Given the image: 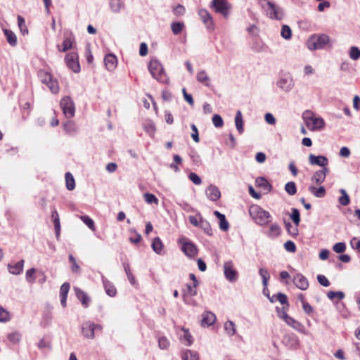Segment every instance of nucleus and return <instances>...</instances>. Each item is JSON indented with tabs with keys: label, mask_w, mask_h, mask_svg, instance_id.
<instances>
[{
	"label": "nucleus",
	"mask_w": 360,
	"mask_h": 360,
	"mask_svg": "<svg viewBox=\"0 0 360 360\" xmlns=\"http://www.w3.org/2000/svg\"><path fill=\"white\" fill-rule=\"evenodd\" d=\"M284 248L286 251L290 252H295L296 251V245L294 242L288 240L284 243Z\"/></svg>",
	"instance_id": "69168bd1"
},
{
	"label": "nucleus",
	"mask_w": 360,
	"mask_h": 360,
	"mask_svg": "<svg viewBox=\"0 0 360 360\" xmlns=\"http://www.w3.org/2000/svg\"><path fill=\"white\" fill-rule=\"evenodd\" d=\"M329 172L328 167H323L314 172L311 178V181L316 184H321L324 182L327 174Z\"/></svg>",
	"instance_id": "ddd939ff"
},
{
	"label": "nucleus",
	"mask_w": 360,
	"mask_h": 360,
	"mask_svg": "<svg viewBox=\"0 0 360 360\" xmlns=\"http://www.w3.org/2000/svg\"><path fill=\"white\" fill-rule=\"evenodd\" d=\"M24 259H21L20 261L18 262L17 263L13 264H8V270L9 273L13 275H19L23 271L24 267Z\"/></svg>",
	"instance_id": "4be33fe9"
},
{
	"label": "nucleus",
	"mask_w": 360,
	"mask_h": 360,
	"mask_svg": "<svg viewBox=\"0 0 360 360\" xmlns=\"http://www.w3.org/2000/svg\"><path fill=\"white\" fill-rule=\"evenodd\" d=\"M256 186L264 188L265 191H270L272 188L271 185L264 177L260 176L255 180Z\"/></svg>",
	"instance_id": "7c9ffc66"
},
{
	"label": "nucleus",
	"mask_w": 360,
	"mask_h": 360,
	"mask_svg": "<svg viewBox=\"0 0 360 360\" xmlns=\"http://www.w3.org/2000/svg\"><path fill=\"white\" fill-rule=\"evenodd\" d=\"M65 61L67 66L74 72H80V65L78 61V55L75 52H71L66 54Z\"/></svg>",
	"instance_id": "1a4fd4ad"
},
{
	"label": "nucleus",
	"mask_w": 360,
	"mask_h": 360,
	"mask_svg": "<svg viewBox=\"0 0 360 360\" xmlns=\"http://www.w3.org/2000/svg\"><path fill=\"white\" fill-rule=\"evenodd\" d=\"M143 197L145 201L148 204H158V199L154 194L147 193L144 194Z\"/></svg>",
	"instance_id": "6e6d98bb"
},
{
	"label": "nucleus",
	"mask_w": 360,
	"mask_h": 360,
	"mask_svg": "<svg viewBox=\"0 0 360 360\" xmlns=\"http://www.w3.org/2000/svg\"><path fill=\"white\" fill-rule=\"evenodd\" d=\"M350 245L353 249L357 250L360 252V239L359 238H352L350 240Z\"/></svg>",
	"instance_id": "774afa93"
},
{
	"label": "nucleus",
	"mask_w": 360,
	"mask_h": 360,
	"mask_svg": "<svg viewBox=\"0 0 360 360\" xmlns=\"http://www.w3.org/2000/svg\"><path fill=\"white\" fill-rule=\"evenodd\" d=\"M35 272L36 269L34 268H31L26 271V281L30 284H33L35 282Z\"/></svg>",
	"instance_id": "603ef678"
},
{
	"label": "nucleus",
	"mask_w": 360,
	"mask_h": 360,
	"mask_svg": "<svg viewBox=\"0 0 360 360\" xmlns=\"http://www.w3.org/2000/svg\"><path fill=\"white\" fill-rule=\"evenodd\" d=\"M307 45L311 51L323 49L327 45H329V47L332 46L330 44V37L326 34L311 35L307 40Z\"/></svg>",
	"instance_id": "20e7f679"
},
{
	"label": "nucleus",
	"mask_w": 360,
	"mask_h": 360,
	"mask_svg": "<svg viewBox=\"0 0 360 360\" xmlns=\"http://www.w3.org/2000/svg\"><path fill=\"white\" fill-rule=\"evenodd\" d=\"M188 179L195 185H200L202 183L201 178L194 172L188 174Z\"/></svg>",
	"instance_id": "0e129e2a"
},
{
	"label": "nucleus",
	"mask_w": 360,
	"mask_h": 360,
	"mask_svg": "<svg viewBox=\"0 0 360 360\" xmlns=\"http://www.w3.org/2000/svg\"><path fill=\"white\" fill-rule=\"evenodd\" d=\"M199 227L202 229L207 235H212V230L210 223L206 219H204L202 217H200V224Z\"/></svg>",
	"instance_id": "58836bf2"
},
{
	"label": "nucleus",
	"mask_w": 360,
	"mask_h": 360,
	"mask_svg": "<svg viewBox=\"0 0 360 360\" xmlns=\"http://www.w3.org/2000/svg\"><path fill=\"white\" fill-rule=\"evenodd\" d=\"M109 6L113 13H119L124 4L121 0H110Z\"/></svg>",
	"instance_id": "72a5a7b5"
},
{
	"label": "nucleus",
	"mask_w": 360,
	"mask_h": 360,
	"mask_svg": "<svg viewBox=\"0 0 360 360\" xmlns=\"http://www.w3.org/2000/svg\"><path fill=\"white\" fill-rule=\"evenodd\" d=\"M346 249V245L343 242H340L335 244L333 247V251L336 253H342Z\"/></svg>",
	"instance_id": "680f3d73"
},
{
	"label": "nucleus",
	"mask_w": 360,
	"mask_h": 360,
	"mask_svg": "<svg viewBox=\"0 0 360 360\" xmlns=\"http://www.w3.org/2000/svg\"><path fill=\"white\" fill-rule=\"evenodd\" d=\"M153 250L160 255H163L165 252L163 251V243L159 237H156L153 239L151 245Z\"/></svg>",
	"instance_id": "a878e982"
},
{
	"label": "nucleus",
	"mask_w": 360,
	"mask_h": 360,
	"mask_svg": "<svg viewBox=\"0 0 360 360\" xmlns=\"http://www.w3.org/2000/svg\"><path fill=\"white\" fill-rule=\"evenodd\" d=\"M69 261L71 263V270L73 273L79 274L81 271V268L79 265L77 263L76 259L72 255H70Z\"/></svg>",
	"instance_id": "37998d69"
},
{
	"label": "nucleus",
	"mask_w": 360,
	"mask_h": 360,
	"mask_svg": "<svg viewBox=\"0 0 360 360\" xmlns=\"http://www.w3.org/2000/svg\"><path fill=\"white\" fill-rule=\"evenodd\" d=\"M4 32L8 44L12 46H15L17 45V37L15 33L7 29H4Z\"/></svg>",
	"instance_id": "f704fd0d"
},
{
	"label": "nucleus",
	"mask_w": 360,
	"mask_h": 360,
	"mask_svg": "<svg viewBox=\"0 0 360 360\" xmlns=\"http://www.w3.org/2000/svg\"><path fill=\"white\" fill-rule=\"evenodd\" d=\"M51 217L53 218V222L56 231V236L57 239H58L60 232V224L58 213L56 210L52 212Z\"/></svg>",
	"instance_id": "c756f323"
},
{
	"label": "nucleus",
	"mask_w": 360,
	"mask_h": 360,
	"mask_svg": "<svg viewBox=\"0 0 360 360\" xmlns=\"http://www.w3.org/2000/svg\"><path fill=\"white\" fill-rule=\"evenodd\" d=\"M63 129L67 134L73 135L77 132V127L74 122L68 121L63 124Z\"/></svg>",
	"instance_id": "e433bc0d"
},
{
	"label": "nucleus",
	"mask_w": 360,
	"mask_h": 360,
	"mask_svg": "<svg viewBox=\"0 0 360 360\" xmlns=\"http://www.w3.org/2000/svg\"><path fill=\"white\" fill-rule=\"evenodd\" d=\"M74 42L75 37L72 34L68 37H65L63 42V49H60V46L58 45V50L62 52H65L72 48Z\"/></svg>",
	"instance_id": "bb28decb"
},
{
	"label": "nucleus",
	"mask_w": 360,
	"mask_h": 360,
	"mask_svg": "<svg viewBox=\"0 0 360 360\" xmlns=\"http://www.w3.org/2000/svg\"><path fill=\"white\" fill-rule=\"evenodd\" d=\"M46 85L52 93L56 94L58 92L59 86L58 82L56 80H53V78L51 79V82H49Z\"/></svg>",
	"instance_id": "052dcab7"
},
{
	"label": "nucleus",
	"mask_w": 360,
	"mask_h": 360,
	"mask_svg": "<svg viewBox=\"0 0 360 360\" xmlns=\"http://www.w3.org/2000/svg\"><path fill=\"white\" fill-rule=\"evenodd\" d=\"M235 124L236 127L239 134H242L244 131L243 129V120L242 112L240 110H238L235 117Z\"/></svg>",
	"instance_id": "473e14b6"
},
{
	"label": "nucleus",
	"mask_w": 360,
	"mask_h": 360,
	"mask_svg": "<svg viewBox=\"0 0 360 360\" xmlns=\"http://www.w3.org/2000/svg\"><path fill=\"white\" fill-rule=\"evenodd\" d=\"M66 188L69 191H72L75 188V181L73 176L70 172L65 173Z\"/></svg>",
	"instance_id": "4c0bfd02"
},
{
	"label": "nucleus",
	"mask_w": 360,
	"mask_h": 360,
	"mask_svg": "<svg viewBox=\"0 0 360 360\" xmlns=\"http://www.w3.org/2000/svg\"><path fill=\"white\" fill-rule=\"evenodd\" d=\"M302 119L306 126L311 131H319L324 128L326 123L321 117H317L314 112L305 110L302 114Z\"/></svg>",
	"instance_id": "f257e3e1"
},
{
	"label": "nucleus",
	"mask_w": 360,
	"mask_h": 360,
	"mask_svg": "<svg viewBox=\"0 0 360 360\" xmlns=\"http://www.w3.org/2000/svg\"><path fill=\"white\" fill-rule=\"evenodd\" d=\"M60 108L64 115L68 118H72L75 115V104L69 96L63 98L60 103Z\"/></svg>",
	"instance_id": "6e6552de"
},
{
	"label": "nucleus",
	"mask_w": 360,
	"mask_h": 360,
	"mask_svg": "<svg viewBox=\"0 0 360 360\" xmlns=\"http://www.w3.org/2000/svg\"><path fill=\"white\" fill-rule=\"evenodd\" d=\"M70 283H64L61 286L60 289V304L63 307H66L67 306V298H68V294L70 290Z\"/></svg>",
	"instance_id": "412c9836"
},
{
	"label": "nucleus",
	"mask_w": 360,
	"mask_h": 360,
	"mask_svg": "<svg viewBox=\"0 0 360 360\" xmlns=\"http://www.w3.org/2000/svg\"><path fill=\"white\" fill-rule=\"evenodd\" d=\"M20 334L18 332H14L8 335V339L13 343L18 342L20 340Z\"/></svg>",
	"instance_id": "338daca9"
},
{
	"label": "nucleus",
	"mask_w": 360,
	"mask_h": 360,
	"mask_svg": "<svg viewBox=\"0 0 360 360\" xmlns=\"http://www.w3.org/2000/svg\"><path fill=\"white\" fill-rule=\"evenodd\" d=\"M224 276L229 282L233 283L238 280V271L233 268V264L231 261H228L224 264Z\"/></svg>",
	"instance_id": "9d476101"
},
{
	"label": "nucleus",
	"mask_w": 360,
	"mask_h": 360,
	"mask_svg": "<svg viewBox=\"0 0 360 360\" xmlns=\"http://www.w3.org/2000/svg\"><path fill=\"white\" fill-rule=\"evenodd\" d=\"M101 276L103 288L105 289L106 294L111 297H115L117 295V289L115 286L112 282L108 280L101 273Z\"/></svg>",
	"instance_id": "f3484780"
},
{
	"label": "nucleus",
	"mask_w": 360,
	"mask_h": 360,
	"mask_svg": "<svg viewBox=\"0 0 360 360\" xmlns=\"http://www.w3.org/2000/svg\"><path fill=\"white\" fill-rule=\"evenodd\" d=\"M198 15L200 16V18L201 19V20L202 21V22L205 24L207 29H214V24L212 15L206 9H200L198 11Z\"/></svg>",
	"instance_id": "f8f14e48"
},
{
	"label": "nucleus",
	"mask_w": 360,
	"mask_h": 360,
	"mask_svg": "<svg viewBox=\"0 0 360 360\" xmlns=\"http://www.w3.org/2000/svg\"><path fill=\"white\" fill-rule=\"evenodd\" d=\"M39 76L41 78V81L42 83L47 84L51 82L52 79V76L47 72L40 70L39 72Z\"/></svg>",
	"instance_id": "864d4df0"
},
{
	"label": "nucleus",
	"mask_w": 360,
	"mask_h": 360,
	"mask_svg": "<svg viewBox=\"0 0 360 360\" xmlns=\"http://www.w3.org/2000/svg\"><path fill=\"white\" fill-rule=\"evenodd\" d=\"M148 68L152 77L157 81L163 84L169 82L165 69L158 60L152 59L148 65Z\"/></svg>",
	"instance_id": "f03ea898"
},
{
	"label": "nucleus",
	"mask_w": 360,
	"mask_h": 360,
	"mask_svg": "<svg viewBox=\"0 0 360 360\" xmlns=\"http://www.w3.org/2000/svg\"><path fill=\"white\" fill-rule=\"evenodd\" d=\"M74 290L77 298L81 302L82 306L84 308H87L91 301L89 296L84 290L77 287L74 288Z\"/></svg>",
	"instance_id": "a211bd4d"
},
{
	"label": "nucleus",
	"mask_w": 360,
	"mask_h": 360,
	"mask_svg": "<svg viewBox=\"0 0 360 360\" xmlns=\"http://www.w3.org/2000/svg\"><path fill=\"white\" fill-rule=\"evenodd\" d=\"M207 197L212 201H217L221 197L219 189L214 185H210L205 190Z\"/></svg>",
	"instance_id": "6ab92c4d"
},
{
	"label": "nucleus",
	"mask_w": 360,
	"mask_h": 360,
	"mask_svg": "<svg viewBox=\"0 0 360 360\" xmlns=\"http://www.w3.org/2000/svg\"><path fill=\"white\" fill-rule=\"evenodd\" d=\"M249 214L255 221L260 226L268 224L271 219L270 213L257 205H253L250 207Z\"/></svg>",
	"instance_id": "7ed1b4c3"
},
{
	"label": "nucleus",
	"mask_w": 360,
	"mask_h": 360,
	"mask_svg": "<svg viewBox=\"0 0 360 360\" xmlns=\"http://www.w3.org/2000/svg\"><path fill=\"white\" fill-rule=\"evenodd\" d=\"M349 57L354 60L360 58V49L356 46H352L349 50Z\"/></svg>",
	"instance_id": "5fc2aeb1"
},
{
	"label": "nucleus",
	"mask_w": 360,
	"mask_h": 360,
	"mask_svg": "<svg viewBox=\"0 0 360 360\" xmlns=\"http://www.w3.org/2000/svg\"><path fill=\"white\" fill-rule=\"evenodd\" d=\"M224 329L227 334L230 336H233L236 333V325L231 321H227L224 323Z\"/></svg>",
	"instance_id": "a19ab883"
},
{
	"label": "nucleus",
	"mask_w": 360,
	"mask_h": 360,
	"mask_svg": "<svg viewBox=\"0 0 360 360\" xmlns=\"http://www.w3.org/2000/svg\"><path fill=\"white\" fill-rule=\"evenodd\" d=\"M169 340L165 337H160L158 339V346L161 349H167L169 347Z\"/></svg>",
	"instance_id": "13d9d810"
},
{
	"label": "nucleus",
	"mask_w": 360,
	"mask_h": 360,
	"mask_svg": "<svg viewBox=\"0 0 360 360\" xmlns=\"http://www.w3.org/2000/svg\"><path fill=\"white\" fill-rule=\"evenodd\" d=\"M82 333L85 338L94 339L95 331H101L103 328L100 324L94 323L91 321L84 322L81 326Z\"/></svg>",
	"instance_id": "423d86ee"
},
{
	"label": "nucleus",
	"mask_w": 360,
	"mask_h": 360,
	"mask_svg": "<svg viewBox=\"0 0 360 360\" xmlns=\"http://www.w3.org/2000/svg\"><path fill=\"white\" fill-rule=\"evenodd\" d=\"M298 226H292L290 222L285 223V228L288 231V233L292 236V237H296L298 235Z\"/></svg>",
	"instance_id": "8fccbe9b"
},
{
	"label": "nucleus",
	"mask_w": 360,
	"mask_h": 360,
	"mask_svg": "<svg viewBox=\"0 0 360 360\" xmlns=\"http://www.w3.org/2000/svg\"><path fill=\"white\" fill-rule=\"evenodd\" d=\"M10 320V315L9 313L0 307V321L1 322H7Z\"/></svg>",
	"instance_id": "e2e57ef3"
},
{
	"label": "nucleus",
	"mask_w": 360,
	"mask_h": 360,
	"mask_svg": "<svg viewBox=\"0 0 360 360\" xmlns=\"http://www.w3.org/2000/svg\"><path fill=\"white\" fill-rule=\"evenodd\" d=\"M281 233V229L278 224H272L269 226L266 236L270 238H276Z\"/></svg>",
	"instance_id": "cd10ccee"
},
{
	"label": "nucleus",
	"mask_w": 360,
	"mask_h": 360,
	"mask_svg": "<svg viewBox=\"0 0 360 360\" xmlns=\"http://www.w3.org/2000/svg\"><path fill=\"white\" fill-rule=\"evenodd\" d=\"M266 6H265L266 15L274 20H281L283 18L285 13L283 9L279 6L272 3L271 1H266Z\"/></svg>",
	"instance_id": "39448f33"
},
{
	"label": "nucleus",
	"mask_w": 360,
	"mask_h": 360,
	"mask_svg": "<svg viewBox=\"0 0 360 360\" xmlns=\"http://www.w3.org/2000/svg\"><path fill=\"white\" fill-rule=\"evenodd\" d=\"M173 160L174 162L170 164L169 167L175 172H179L180 169L177 165H181L182 163V158L179 155H174Z\"/></svg>",
	"instance_id": "a18cd8bd"
},
{
	"label": "nucleus",
	"mask_w": 360,
	"mask_h": 360,
	"mask_svg": "<svg viewBox=\"0 0 360 360\" xmlns=\"http://www.w3.org/2000/svg\"><path fill=\"white\" fill-rule=\"evenodd\" d=\"M212 123L215 127L220 128L224 125V121L219 115L215 114L212 117Z\"/></svg>",
	"instance_id": "bf43d9fd"
},
{
	"label": "nucleus",
	"mask_w": 360,
	"mask_h": 360,
	"mask_svg": "<svg viewBox=\"0 0 360 360\" xmlns=\"http://www.w3.org/2000/svg\"><path fill=\"white\" fill-rule=\"evenodd\" d=\"M181 250L188 257L193 258L198 254V248L196 245L191 242H185L183 243Z\"/></svg>",
	"instance_id": "2eb2a0df"
},
{
	"label": "nucleus",
	"mask_w": 360,
	"mask_h": 360,
	"mask_svg": "<svg viewBox=\"0 0 360 360\" xmlns=\"http://www.w3.org/2000/svg\"><path fill=\"white\" fill-rule=\"evenodd\" d=\"M104 63L108 70H113L116 68L117 63L116 56L112 53L107 54L104 58Z\"/></svg>",
	"instance_id": "5701e85b"
},
{
	"label": "nucleus",
	"mask_w": 360,
	"mask_h": 360,
	"mask_svg": "<svg viewBox=\"0 0 360 360\" xmlns=\"http://www.w3.org/2000/svg\"><path fill=\"white\" fill-rule=\"evenodd\" d=\"M286 320L285 322L287 325L292 327L293 329L296 330L298 332L304 333L305 331V328L304 325L299 321L294 319L292 317L290 316H285Z\"/></svg>",
	"instance_id": "aec40b11"
},
{
	"label": "nucleus",
	"mask_w": 360,
	"mask_h": 360,
	"mask_svg": "<svg viewBox=\"0 0 360 360\" xmlns=\"http://www.w3.org/2000/svg\"><path fill=\"white\" fill-rule=\"evenodd\" d=\"M309 162L311 165H319L323 168L327 167L326 166L328 164V160L326 156L323 155L316 156L313 154H310L309 155Z\"/></svg>",
	"instance_id": "4468645a"
},
{
	"label": "nucleus",
	"mask_w": 360,
	"mask_h": 360,
	"mask_svg": "<svg viewBox=\"0 0 360 360\" xmlns=\"http://www.w3.org/2000/svg\"><path fill=\"white\" fill-rule=\"evenodd\" d=\"M214 215L219 220V228L221 230L226 231L229 228V224L226 220L225 215L217 210L214 212Z\"/></svg>",
	"instance_id": "393cba45"
},
{
	"label": "nucleus",
	"mask_w": 360,
	"mask_h": 360,
	"mask_svg": "<svg viewBox=\"0 0 360 360\" xmlns=\"http://www.w3.org/2000/svg\"><path fill=\"white\" fill-rule=\"evenodd\" d=\"M281 35L285 39H290L292 37V31L288 25H283L281 27Z\"/></svg>",
	"instance_id": "3c124183"
},
{
	"label": "nucleus",
	"mask_w": 360,
	"mask_h": 360,
	"mask_svg": "<svg viewBox=\"0 0 360 360\" xmlns=\"http://www.w3.org/2000/svg\"><path fill=\"white\" fill-rule=\"evenodd\" d=\"M259 274L262 277V285L264 286H267L269 280L270 278V274H269V271H267V269H264V268H260L259 269Z\"/></svg>",
	"instance_id": "79ce46f5"
},
{
	"label": "nucleus",
	"mask_w": 360,
	"mask_h": 360,
	"mask_svg": "<svg viewBox=\"0 0 360 360\" xmlns=\"http://www.w3.org/2000/svg\"><path fill=\"white\" fill-rule=\"evenodd\" d=\"M309 191L315 197L321 198H323L326 195V191L325 188L322 186H319V188H316L314 186H309Z\"/></svg>",
	"instance_id": "c85d7f7f"
},
{
	"label": "nucleus",
	"mask_w": 360,
	"mask_h": 360,
	"mask_svg": "<svg viewBox=\"0 0 360 360\" xmlns=\"http://www.w3.org/2000/svg\"><path fill=\"white\" fill-rule=\"evenodd\" d=\"M197 80L206 86H210V79L205 70L200 71L196 76Z\"/></svg>",
	"instance_id": "2f4dec72"
},
{
	"label": "nucleus",
	"mask_w": 360,
	"mask_h": 360,
	"mask_svg": "<svg viewBox=\"0 0 360 360\" xmlns=\"http://www.w3.org/2000/svg\"><path fill=\"white\" fill-rule=\"evenodd\" d=\"M285 191L290 195H294L297 193V186L294 181H289L285 185Z\"/></svg>",
	"instance_id": "c03bdc74"
},
{
	"label": "nucleus",
	"mask_w": 360,
	"mask_h": 360,
	"mask_svg": "<svg viewBox=\"0 0 360 360\" xmlns=\"http://www.w3.org/2000/svg\"><path fill=\"white\" fill-rule=\"evenodd\" d=\"M293 283L297 288L302 290H305L309 287L307 278L300 273L296 274L293 278Z\"/></svg>",
	"instance_id": "dca6fc26"
},
{
	"label": "nucleus",
	"mask_w": 360,
	"mask_h": 360,
	"mask_svg": "<svg viewBox=\"0 0 360 360\" xmlns=\"http://www.w3.org/2000/svg\"><path fill=\"white\" fill-rule=\"evenodd\" d=\"M290 217L296 226H299L300 222V214L298 209L292 208V212L290 215Z\"/></svg>",
	"instance_id": "49530a36"
},
{
	"label": "nucleus",
	"mask_w": 360,
	"mask_h": 360,
	"mask_svg": "<svg viewBox=\"0 0 360 360\" xmlns=\"http://www.w3.org/2000/svg\"><path fill=\"white\" fill-rule=\"evenodd\" d=\"M182 360H199L198 354L192 350H186L182 355Z\"/></svg>",
	"instance_id": "ea45409f"
},
{
	"label": "nucleus",
	"mask_w": 360,
	"mask_h": 360,
	"mask_svg": "<svg viewBox=\"0 0 360 360\" xmlns=\"http://www.w3.org/2000/svg\"><path fill=\"white\" fill-rule=\"evenodd\" d=\"M80 219L91 230H96L94 221L89 216L83 215L80 217Z\"/></svg>",
	"instance_id": "09e8293b"
},
{
	"label": "nucleus",
	"mask_w": 360,
	"mask_h": 360,
	"mask_svg": "<svg viewBox=\"0 0 360 360\" xmlns=\"http://www.w3.org/2000/svg\"><path fill=\"white\" fill-rule=\"evenodd\" d=\"M277 86L285 91H290L294 86V82L290 75H284L277 82Z\"/></svg>",
	"instance_id": "9b49d317"
},
{
	"label": "nucleus",
	"mask_w": 360,
	"mask_h": 360,
	"mask_svg": "<svg viewBox=\"0 0 360 360\" xmlns=\"http://www.w3.org/2000/svg\"><path fill=\"white\" fill-rule=\"evenodd\" d=\"M184 27V24L181 22H174L171 25V29L174 34L177 35L180 34Z\"/></svg>",
	"instance_id": "de8ad7c7"
},
{
	"label": "nucleus",
	"mask_w": 360,
	"mask_h": 360,
	"mask_svg": "<svg viewBox=\"0 0 360 360\" xmlns=\"http://www.w3.org/2000/svg\"><path fill=\"white\" fill-rule=\"evenodd\" d=\"M216 321V316L211 311H206L202 314L201 324L202 326H212Z\"/></svg>",
	"instance_id": "b1692460"
},
{
	"label": "nucleus",
	"mask_w": 360,
	"mask_h": 360,
	"mask_svg": "<svg viewBox=\"0 0 360 360\" xmlns=\"http://www.w3.org/2000/svg\"><path fill=\"white\" fill-rule=\"evenodd\" d=\"M18 24L21 32L25 34L28 33V30L25 25V19L21 15H18Z\"/></svg>",
	"instance_id": "4d7b16f0"
},
{
	"label": "nucleus",
	"mask_w": 360,
	"mask_h": 360,
	"mask_svg": "<svg viewBox=\"0 0 360 360\" xmlns=\"http://www.w3.org/2000/svg\"><path fill=\"white\" fill-rule=\"evenodd\" d=\"M210 8L226 18L229 15L231 6L227 0H212Z\"/></svg>",
	"instance_id": "0eeeda50"
},
{
	"label": "nucleus",
	"mask_w": 360,
	"mask_h": 360,
	"mask_svg": "<svg viewBox=\"0 0 360 360\" xmlns=\"http://www.w3.org/2000/svg\"><path fill=\"white\" fill-rule=\"evenodd\" d=\"M341 196L338 198L339 203L342 206H347L350 202V198L347 191L344 188L340 190Z\"/></svg>",
	"instance_id": "c9c22d12"
}]
</instances>
